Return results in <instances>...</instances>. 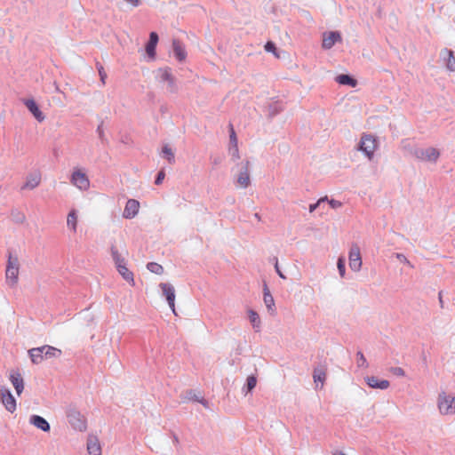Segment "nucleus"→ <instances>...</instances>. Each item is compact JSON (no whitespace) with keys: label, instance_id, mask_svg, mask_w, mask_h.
<instances>
[{"label":"nucleus","instance_id":"obj_1","mask_svg":"<svg viewBox=\"0 0 455 455\" xmlns=\"http://www.w3.org/2000/svg\"><path fill=\"white\" fill-rule=\"evenodd\" d=\"M67 418L74 429L78 431H84L86 429L85 418L76 408L70 406L67 410Z\"/></svg>","mask_w":455,"mask_h":455},{"label":"nucleus","instance_id":"obj_2","mask_svg":"<svg viewBox=\"0 0 455 455\" xmlns=\"http://www.w3.org/2000/svg\"><path fill=\"white\" fill-rule=\"evenodd\" d=\"M411 154L419 160L431 163H435L440 156L439 150L435 148H414L411 149Z\"/></svg>","mask_w":455,"mask_h":455},{"label":"nucleus","instance_id":"obj_3","mask_svg":"<svg viewBox=\"0 0 455 455\" xmlns=\"http://www.w3.org/2000/svg\"><path fill=\"white\" fill-rule=\"evenodd\" d=\"M437 407L442 415L455 414V396L452 397L442 392L438 395Z\"/></svg>","mask_w":455,"mask_h":455},{"label":"nucleus","instance_id":"obj_4","mask_svg":"<svg viewBox=\"0 0 455 455\" xmlns=\"http://www.w3.org/2000/svg\"><path fill=\"white\" fill-rule=\"evenodd\" d=\"M376 148L377 140L374 136L371 134H364L362 136L358 145V150L363 152L370 160L372 159Z\"/></svg>","mask_w":455,"mask_h":455},{"label":"nucleus","instance_id":"obj_5","mask_svg":"<svg viewBox=\"0 0 455 455\" xmlns=\"http://www.w3.org/2000/svg\"><path fill=\"white\" fill-rule=\"evenodd\" d=\"M20 263L18 258L12 256L11 253L8 257V262L5 271V276L7 282L11 285H14L18 282V275H19Z\"/></svg>","mask_w":455,"mask_h":455},{"label":"nucleus","instance_id":"obj_6","mask_svg":"<svg viewBox=\"0 0 455 455\" xmlns=\"http://www.w3.org/2000/svg\"><path fill=\"white\" fill-rule=\"evenodd\" d=\"M70 182L73 186L83 191H85L90 188V180L87 175L78 168L74 169L71 174Z\"/></svg>","mask_w":455,"mask_h":455},{"label":"nucleus","instance_id":"obj_7","mask_svg":"<svg viewBox=\"0 0 455 455\" xmlns=\"http://www.w3.org/2000/svg\"><path fill=\"white\" fill-rule=\"evenodd\" d=\"M0 397L1 402L4 408L11 413L14 412L16 411V400L14 396L12 395L9 388L5 387H0Z\"/></svg>","mask_w":455,"mask_h":455},{"label":"nucleus","instance_id":"obj_8","mask_svg":"<svg viewBox=\"0 0 455 455\" xmlns=\"http://www.w3.org/2000/svg\"><path fill=\"white\" fill-rule=\"evenodd\" d=\"M249 161L242 163L239 166V172L236 176V183L243 188H246L250 183Z\"/></svg>","mask_w":455,"mask_h":455},{"label":"nucleus","instance_id":"obj_9","mask_svg":"<svg viewBox=\"0 0 455 455\" xmlns=\"http://www.w3.org/2000/svg\"><path fill=\"white\" fill-rule=\"evenodd\" d=\"M362 267V259L360 255V249L357 245L354 244L351 246L349 251V267L357 272L361 269Z\"/></svg>","mask_w":455,"mask_h":455},{"label":"nucleus","instance_id":"obj_10","mask_svg":"<svg viewBox=\"0 0 455 455\" xmlns=\"http://www.w3.org/2000/svg\"><path fill=\"white\" fill-rule=\"evenodd\" d=\"M161 290H162V292H163V295L166 298V300L168 302V305L169 307H171V309L172 310V312L174 314H176L175 312V290H174V287L171 284V283H161L159 284Z\"/></svg>","mask_w":455,"mask_h":455},{"label":"nucleus","instance_id":"obj_11","mask_svg":"<svg viewBox=\"0 0 455 455\" xmlns=\"http://www.w3.org/2000/svg\"><path fill=\"white\" fill-rule=\"evenodd\" d=\"M41 182V172L35 171L30 172L26 177V182L21 187V189L32 190L36 188Z\"/></svg>","mask_w":455,"mask_h":455},{"label":"nucleus","instance_id":"obj_12","mask_svg":"<svg viewBox=\"0 0 455 455\" xmlns=\"http://www.w3.org/2000/svg\"><path fill=\"white\" fill-rule=\"evenodd\" d=\"M140 203L135 199H129L125 204L123 217L125 219H133L139 212Z\"/></svg>","mask_w":455,"mask_h":455},{"label":"nucleus","instance_id":"obj_13","mask_svg":"<svg viewBox=\"0 0 455 455\" xmlns=\"http://www.w3.org/2000/svg\"><path fill=\"white\" fill-rule=\"evenodd\" d=\"M9 379L16 390L18 395H20L24 389V380L18 371L12 370L10 371Z\"/></svg>","mask_w":455,"mask_h":455},{"label":"nucleus","instance_id":"obj_14","mask_svg":"<svg viewBox=\"0 0 455 455\" xmlns=\"http://www.w3.org/2000/svg\"><path fill=\"white\" fill-rule=\"evenodd\" d=\"M183 402L185 401H196L202 403L205 408H209L208 401L197 393L196 390H187L181 396Z\"/></svg>","mask_w":455,"mask_h":455},{"label":"nucleus","instance_id":"obj_15","mask_svg":"<svg viewBox=\"0 0 455 455\" xmlns=\"http://www.w3.org/2000/svg\"><path fill=\"white\" fill-rule=\"evenodd\" d=\"M341 40V36L338 31H331L323 34V48L331 49L334 44Z\"/></svg>","mask_w":455,"mask_h":455},{"label":"nucleus","instance_id":"obj_16","mask_svg":"<svg viewBox=\"0 0 455 455\" xmlns=\"http://www.w3.org/2000/svg\"><path fill=\"white\" fill-rule=\"evenodd\" d=\"M24 104L28 108V109L30 111V113L34 116V117L38 122H43L44 120V116L42 113V111L39 109L38 105L34 100H24Z\"/></svg>","mask_w":455,"mask_h":455},{"label":"nucleus","instance_id":"obj_17","mask_svg":"<svg viewBox=\"0 0 455 455\" xmlns=\"http://www.w3.org/2000/svg\"><path fill=\"white\" fill-rule=\"evenodd\" d=\"M29 423L44 432H49L51 429L49 422L39 415H31Z\"/></svg>","mask_w":455,"mask_h":455},{"label":"nucleus","instance_id":"obj_18","mask_svg":"<svg viewBox=\"0 0 455 455\" xmlns=\"http://www.w3.org/2000/svg\"><path fill=\"white\" fill-rule=\"evenodd\" d=\"M365 381L369 387L371 388H378L381 390L387 389L390 386V383L388 380L382 379L379 380L377 377L374 376H368L365 379Z\"/></svg>","mask_w":455,"mask_h":455},{"label":"nucleus","instance_id":"obj_19","mask_svg":"<svg viewBox=\"0 0 455 455\" xmlns=\"http://www.w3.org/2000/svg\"><path fill=\"white\" fill-rule=\"evenodd\" d=\"M172 51L174 53L175 58L179 61H184L187 58V52L185 49V45L179 41L178 39L172 40Z\"/></svg>","mask_w":455,"mask_h":455},{"label":"nucleus","instance_id":"obj_20","mask_svg":"<svg viewBox=\"0 0 455 455\" xmlns=\"http://www.w3.org/2000/svg\"><path fill=\"white\" fill-rule=\"evenodd\" d=\"M440 56L446 61L447 68L451 72H455V57L453 52L449 49H443L441 51Z\"/></svg>","mask_w":455,"mask_h":455},{"label":"nucleus","instance_id":"obj_21","mask_svg":"<svg viewBox=\"0 0 455 455\" xmlns=\"http://www.w3.org/2000/svg\"><path fill=\"white\" fill-rule=\"evenodd\" d=\"M87 451L89 455H101V447L96 436L90 435L88 437Z\"/></svg>","mask_w":455,"mask_h":455},{"label":"nucleus","instance_id":"obj_22","mask_svg":"<svg viewBox=\"0 0 455 455\" xmlns=\"http://www.w3.org/2000/svg\"><path fill=\"white\" fill-rule=\"evenodd\" d=\"M263 291H264V296H263V300H264V303L268 310V312L271 314V315H275V300H274V298L273 296L271 295L270 293V291L269 289L267 288V284H264V289H263Z\"/></svg>","mask_w":455,"mask_h":455},{"label":"nucleus","instance_id":"obj_23","mask_svg":"<svg viewBox=\"0 0 455 455\" xmlns=\"http://www.w3.org/2000/svg\"><path fill=\"white\" fill-rule=\"evenodd\" d=\"M158 42V35L156 32H151L149 35V40L146 45V52L150 58H154L156 55V47Z\"/></svg>","mask_w":455,"mask_h":455},{"label":"nucleus","instance_id":"obj_24","mask_svg":"<svg viewBox=\"0 0 455 455\" xmlns=\"http://www.w3.org/2000/svg\"><path fill=\"white\" fill-rule=\"evenodd\" d=\"M41 349H42V353L44 354V359L59 357L61 355V350H60L54 347H52V346H48V345L42 346Z\"/></svg>","mask_w":455,"mask_h":455},{"label":"nucleus","instance_id":"obj_25","mask_svg":"<svg viewBox=\"0 0 455 455\" xmlns=\"http://www.w3.org/2000/svg\"><path fill=\"white\" fill-rule=\"evenodd\" d=\"M77 226V212L73 209L69 212L67 217V227L74 233L76 232Z\"/></svg>","mask_w":455,"mask_h":455},{"label":"nucleus","instance_id":"obj_26","mask_svg":"<svg viewBox=\"0 0 455 455\" xmlns=\"http://www.w3.org/2000/svg\"><path fill=\"white\" fill-rule=\"evenodd\" d=\"M28 354L33 363L38 364L44 359L41 347L29 349Z\"/></svg>","mask_w":455,"mask_h":455},{"label":"nucleus","instance_id":"obj_27","mask_svg":"<svg viewBox=\"0 0 455 455\" xmlns=\"http://www.w3.org/2000/svg\"><path fill=\"white\" fill-rule=\"evenodd\" d=\"M161 156L165 158L169 162V164H174L175 162L174 152L172 151V148L167 144L163 146Z\"/></svg>","mask_w":455,"mask_h":455},{"label":"nucleus","instance_id":"obj_28","mask_svg":"<svg viewBox=\"0 0 455 455\" xmlns=\"http://www.w3.org/2000/svg\"><path fill=\"white\" fill-rule=\"evenodd\" d=\"M336 82L339 83V84L349 85L352 87H355L356 85V81L350 76L345 74L338 76L336 77Z\"/></svg>","mask_w":455,"mask_h":455},{"label":"nucleus","instance_id":"obj_29","mask_svg":"<svg viewBox=\"0 0 455 455\" xmlns=\"http://www.w3.org/2000/svg\"><path fill=\"white\" fill-rule=\"evenodd\" d=\"M116 268L124 280L134 284L133 274L126 267V265L119 266Z\"/></svg>","mask_w":455,"mask_h":455},{"label":"nucleus","instance_id":"obj_30","mask_svg":"<svg viewBox=\"0 0 455 455\" xmlns=\"http://www.w3.org/2000/svg\"><path fill=\"white\" fill-rule=\"evenodd\" d=\"M111 255L116 267L119 266L126 265L125 259L118 252L115 246L111 247Z\"/></svg>","mask_w":455,"mask_h":455},{"label":"nucleus","instance_id":"obj_31","mask_svg":"<svg viewBox=\"0 0 455 455\" xmlns=\"http://www.w3.org/2000/svg\"><path fill=\"white\" fill-rule=\"evenodd\" d=\"M249 319H250V322L251 323L253 328L258 331H259V328H260V319H259V315L253 311V310H249Z\"/></svg>","mask_w":455,"mask_h":455},{"label":"nucleus","instance_id":"obj_32","mask_svg":"<svg viewBox=\"0 0 455 455\" xmlns=\"http://www.w3.org/2000/svg\"><path fill=\"white\" fill-rule=\"evenodd\" d=\"M325 377H326V374H325V371L322 368H315L314 370V373H313V378H314V381L315 382H321V383H323L324 380H325Z\"/></svg>","mask_w":455,"mask_h":455},{"label":"nucleus","instance_id":"obj_33","mask_svg":"<svg viewBox=\"0 0 455 455\" xmlns=\"http://www.w3.org/2000/svg\"><path fill=\"white\" fill-rule=\"evenodd\" d=\"M158 74L161 82H168L169 80H172V77L173 76L171 73V68H160L158 70Z\"/></svg>","mask_w":455,"mask_h":455},{"label":"nucleus","instance_id":"obj_34","mask_svg":"<svg viewBox=\"0 0 455 455\" xmlns=\"http://www.w3.org/2000/svg\"><path fill=\"white\" fill-rule=\"evenodd\" d=\"M147 268L150 272L155 273L156 275H161L164 272V267L160 264L156 263V262L148 263Z\"/></svg>","mask_w":455,"mask_h":455},{"label":"nucleus","instance_id":"obj_35","mask_svg":"<svg viewBox=\"0 0 455 455\" xmlns=\"http://www.w3.org/2000/svg\"><path fill=\"white\" fill-rule=\"evenodd\" d=\"M282 109L283 106L279 102H274L270 104L268 107L269 115L272 116L277 115L279 112L282 111Z\"/></svg>","mask_w":455,"mask_h":455},{"label":"nucleus","instance_id":"obj_36","mask_svg":"<svg viewBox=\"0 0 455 455\" xmlns=\"http://www.w3.org/2000/svg\"><path fill=\"white\" fill-rule=\"evenodd\" d=\"M256 384H257L256 377L253 375L249 376L246 379V385H245L247 392H251L256 387Z\"/></svg>","mask_w":455,"mask_h":455},{"label":"nucleus","instance_id":"obj_37","mask_svg":"<svg viewBox=\"0 0 455 455\" xmlns=\"http://www.w3.org/2000/svg\"><path fill=\"white\" fill-rule=\"evenodd\" d=\"M337 267H338L339 274L340 277L343 278L346 274L345 259L344 258H342V257L339 258L338 262H337Z\"/></svg>","mask_w":455,"mask_h":455},{"label":"nucleus","instance_id":"obj_38","mask_svg":"<svg viewBox=\"0 0 455 455\" xmlns=\"http://www.w3.org/2000/svg\"><path fill=\"white\" fill-rule=\"evenodd\" d=\"M230 129H231L230 136H229L230 147H234L235 151H237V138H236L235 132L232 125H231Z\"/></svg>","mask_w":455,"mask_h":455},{"label":"nucleus","instance_id":"obj_39","mask_svg":"<svg viewBox=\"0 0 455 455\" xmlns=\"http://www.w3.org/2000/svg\"><path fill=\"white\" fill-rule=\"evenodd\" d=\"M356 357H357V363H358L359 367H367L368 366L367 361H366L363 354L361 351H358L356 353Z\"/></svg>","mask_w":455,"mask_h":455},{"label":"nucleus","instance_id":"obj_40","mask_svg":"<svg viewBox=\"0 0 455 455\" xmlns=\"http://www.w3.org/2000/svg\"><path fill=\"white\" fill-rule=\"evenodd\" d=\"M325 200H327V197H326V196H325V197H323V198H320V199H319L315 204H310V205H309V212H315L318 207H320V206H321V204H322L323 203H324V202H325Z\"/></svg>","mask_w":455,"mask_h":455},{"label":"nucleus","instance_id":"obj_41","mask_svg":"<svg viewBox=\"0 0 455 455\" xmlns=\"http://www.w3.org/2000/svg\"><path fill=\"white\" fill-rule=\"evenodd\" d=\"M390 371L395 375V376H398V377H403L405 375V371H403V368L401 367H392L390 369Z\"/></svg>","mask_w":455,"mask_h":455},{"label":"nucleus","instance_id":"obj_42","mask_svg":"<svg viewBox=\"0 0 455 455\" xmlns=\"http://www.w3.org/2000/svg\"><path fill=\"white\" fill-rule=\"evenodd\" d=\"M164 177H165L164 171V170H161V171L157 173V175H156V180H155V184H156V185H160V184L163 182V180H164Z\"/></svg>","mask_w":455,"mask_h":455},{"label":"nucleus","instance_id":"obj_43","mask_svg":"<svg viewBox=\"0 0 455 455\" xmlns=\"http://www.w3.org/2000/svg\"><path fill=\"white\" fill-rule=\"evenodd\" d=\"M167 83H168V89H169V91L171 92H175L177 91V86H176V84H175L174 77L172 76V80H169Z\"/></svg>","mask_w":455,"mask_h":455},{"label":"nucleus","instance_id":"obj_44","mask_svg":"<svg viewBox=\"0 0 455 455\" xmlns=\"http://www.w3.org/2000/svg\"><path fill=\"white\" fill-rule=\"evenodd\" d=\"M326 201L329 203L330 206L332 209H338L342 205L341 202L334 200V199H331V200L327 199Z\"/></svg>","mask_w":455,"mask_h":455},{"label":"nucleus","instance_id":"obj_45","mask_svg":"<svg viewBox=\"0 0 455 455\" xmlns=\"http://www.w3.org/2000/svg\"><path fill=\"white\" fill-rule=\"evenodd\" d=\"M395 257H396V259H399V260H400V262L404 263V264H407V265H409V266L412 267V266L411 265V262L407 259V258H406L403 254H402V253H396Z\"/></svg>","mask_w":455,"mask_h":455},{"label":"nucleus","instance_id":"obj_46","mask_svg":"<svg viewBox=\"0 0 455 455\" xmlns=\"http://www.w3.org/2000/svg\"><path fill=\"white\" fill-rule=\"evenodd\" d=\"M275 44L273 42H267L265 45V50L268 52H275Z\"/></svg>","mask_w":455,"mask_h":455},{"label":"nucleus","instance_id":"obj_47","mask_svg":"<svg viewBox=\"0 0 455 455\" xmlns=\"http://www.w3.org/2000/svg\"><path fill=\"white\" fill-rule=\"evenodd\" d=\"M275 272L277 273V275L282 278V279H286V276L283 275V273L281 271L280 267H279V264H278V260L277 259H275Z\"/></svg>","mask_w":455,"mask_h":455},{"label":"nucleus","instance_id":"obj_48","mask_svg":"<svg viewBox=\"0 0 455 455\" xmlns=\"http://www.w3.org/2000/svg\"><path fill=\"white\" fill-rule=\"evenodd\" d=\"M99 74L100 76V80H101L102 84H105V79L107 77V74L104 72V69H103L102 66H100L99 68Z\"/></svg>","mask_w":455,"mask_h":455},{"label":"nucleus","instance_id":"obj_49","mask_svg":"<svg viewBox=\"0 0 455 455\" xmlns=\"http://www.w3.org/2000/svg\"><path fill=\"white\" fill-rule=\"evenodd\" d=\"M229 151H230V154L235 157V158H238L239 157V155H238V150L237 151H235V148L234 147H230L229 148Z\"/></svg>","mask_w":455,"mask_h":455},{"label":"nucleus","instance_id":"obj_50","mask_svg":"<svg viewBox=\"0 0 455 455\" xmlns=\"http://www.w3.org/2000/svg\"><path fill=\"white\" fill-rule=\"evenodd\" d=\"M130 3L132 6H138L140 4V0H125Z\"/></svg>","mask_w":455,"mask_h":455},{"label":"nucleus","instance_id":"obj_51","mask_svg":"<svg viewBox=\"0 0 455 455\" xmlns=\"http://www.w3.org/2000/svg\"><path fill=\"white\" fill-rule=\"evenodd\" d=\"M97 132L99 133L100 138V139H103V135H104V133H103V130H102V128H101V125H99V126H98V128H97Z\"/></svg>","mask_w":455,"mask_h":455},{"label":"nucleus","instance_id":"obj_52","mask_svg":"<svg viewBox=\"0 0 455 455\" xmlns=\"http://www.w3.org/2000/svg\"><path fill=\"white\" fill-rule=\"evenodd\" d=\"M333 455H347V454L343 453L342 451H335L333 453Z\"/></svg>","mask_w":455,"mask_h":455},{"label":"nucleus","instance_id":"obj_53","mask_svg":"<svg viewBox=\"0 0 455 455\" xmlns=\"http://www.w3.org/2000/svg\"><path fill=\"white\" fill-rule=\"evenodd\" d=\"M254 216H255V218H256V219H258L259 220H260V217H259V213H255V214H254Z\"/></svg>","mask_w":455,"mask_h":455}]
</instances>
